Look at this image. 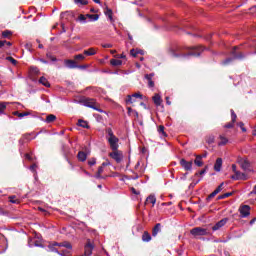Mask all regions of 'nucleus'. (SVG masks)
Here are the masks:
<instances>
[{"mask_svg": "<svg viewBox=\"0 0 256 256\" xmlns=\"http://www.w3.org/2000/svg\"><path fill=\"white\" fill-rule=\"evenodd\" d=\"M203 51H205L203 46H194L190 48L174 46L168 49V55L184 60L189 59V57H199Z\"/></svg>", "mask_w": 256, "mask_h": 256, "instance_id": "1", "label": "nucleus"}, {"mask_svg": "<svg viewBox=\"0 0 256 256\" xmlns=\"http://www.w3.org/2000/svg\"><path fill=\"white\" fill-rule=\"evenodd\" d=\"M105 133H106V140L111 151H117V149H119V138L115 136V133L111 128H106Z\"/></svg>", "mask_w": 256, "mask_h": 256, "instance_id": "2", "label": "nucleus"}, {"mask_svg": "<svg viewBox=\"0 0 256 256\" xmlns=\"http://www.w3.org/2000/svg\"><path fill=\"white\" fill-rule=\"evenodd\" d=\"M80 103L81 105H84V107H89L90 109H94V111H98V113H106L99 108V103H97V100L94 98H81Z\"/></svg>", "mask_w": 256, "mask_h": 256, "instance_id": "3", "label": "nucleus"}, {"mask_svg": "<svg viewBox=\"0 0 256 256\" xmlns=\"http://www.w3.org/2000/svg\"><path fill=\"white\" fill-rule=\"evenodd\" d=\"M237 49H239V47L235 46L231 52L232 54V58H227L225 61H224V65H227L229 63H232L233 62V59H239L240 61L245 59V57H247V53H243V52H240V53H237Z\"/></svg>", "mask_w": 256, "mask_h": 256, "instance_id": "4", "label": "nucleus"}, {"mask_svg": "<svg viewBox=\"0 0 256 256\" xmlns=\"http://www.w3.org/2000/svg\"><path fill=\"white\" fill-rule=\"evenodd\" d=\"M190 235L193 237H205L206 235H209V232L206 228L195 227L190 230Z\"/></svg>", "mask_w": 256, "mask_h": 256, "instance_id": "5", "label": "nucleus"}, {"mask_svg": "<svg viewBox=\"0 0 256 256\" xmlns=\"http://www.w3.org/2000/svg\"><path fill=\"white\" fill-rule=\"evenodd\" d=\"M108 155L111 157V159L116 161V163H121V161H123V152H121L119 149L112 150V152H110Z\"/></svg>", "mask_w": 256, "mask_h": 256, "instance_id": "6", "label": "nucleus"}, {"mask_svg": "<svg viewBox=\"0 0 256 256\" xmlns=\"http://www.w3.org/2000/svg\"><path fill=\"white\" fill-rule=\"evenodd\" d=\"M136 99H143V95H141V93H134L132 95H128L126 103L128 105H132V103H135Z\"/></svg>", "mask_w": 256, "mask_h": 256, "instance_id": "7", "label": "nucleus"}, {"mask_svg": "<svg viewBox=\"0 0 256 256\" xmlns=\"http://www.w3.org/2000/svg\"><path fill=\"white\" fill-rule=\"evenodd\" d=\"M239 213L243 218L249 217L251 215V207L249 205H243L239 208Z\"/></svg>", "mask_w": 256, "mask_h": 256, "instance_id": "8", "label": "nucleus"}, {"mask_svg": "<svg viewBox=\"0 0 256 256\" xmlns=\"http://www.w3.org/2000/svg\"><path fill=\"white\" fill-rule=\"evenodd\" d=\"M180 165H181V167H183V169L185 171H192V169H193V162L192 161H187L184 158H182L180 160Z\"/></svg>", "mask_w": 256, "mask_h": 256, "instance_id": "9", "label": "nucleus"}, {"mask_svg": "<svg viewBox=\"0 0 256 256\" xmlns=\"http://www.w3.org/2000/svg\"><path fill=\"white\" fill-rule=\"evenodd\" d=\"M231 179H233V181H247V174L237 171L231 176Z\"/></svg>", "mask_w": 256, "mask_h": 256, "instance_id": "10", "label": "nucleus"}, {"mask_svg": "<svg viewBox=\"0 0 256 256\" xmlns=\"http://www.w3.org/2000/svg\"><path fill=\"white\" fill-rule=\"evenodd\" d=\"M93 247V243H91V241H88L84 246V255L91 256L93 254Z\"/></svg>", "mask_w": 256, "mask_h": 256, "instance_id": "11", "label": "nucleus"}, {"mask_svg": "<svg viewBox=\"0 0 256 256\" xmlns=\"http://www.w3.org/2000/svg\"><path fill=\"white\" fill-rule=\"evenodd\" d=\"M223 185L224 183H221L208 197H207V201H211L213 199V197H215L216 195H219V193H221V191H223Z\"/></svg>", "mask_w": 256, "mask_h": 256, "instance_id": "12", "label": "nucleus"}, {"mask_svg": "<svg viewBox=\"0 0 256 256\" xmlns=\"http://www.w3.org/2000/svg\"><path fill=\"white\" fill-rule=\"evenodd\" d=\"M227 218H224L220 221H218L213 227H212V231H219V229H221V227H225V225H227Z\"/></svg>", "mask_w": 256, "mask_h": 256, "instance_id": "13", "label": "nucleus"}, {"mask_svg": "<svg viewBox=\"0 0 256 256\" xmlns=\"http://www.w3.org/2000/svg\"><path fill=\"white\" fill-rule=\"evenodd\" d=\"M153 77H155L154 73L145 75V79H147L148 87H150V89H153V87H155V82L153 81Z\"/></svg>", "mask_w": 256, "mask_h": 256, "instance_id": "14", "label": "nucleus"}, {"mask_svg": "<svg viewBox=\"0 0 256 256\" xmlns=\"http://www.w3.org/2000/svg\"><path fill=\"white\" fill-rule=\"evenodd\" d=\"M221 167H223V159L217 158L214 164V170L219 172L221 171Z\"/></svg>", "mask_w": 256, "mask_h": 256, "instance_id": "15", "label": "nucleus"}, {"mask_svg": "<svg viewBox=\"0 0 256 256\" xmlns=\"http://www.w3.org/2000/svg\"><path fill=\"white\" fill-rule=\"evenodd\" d=\"M151 203L152 207H155V203H157V198H155V195H150L147 197L145 205H149Z\"/></svg>", "mask_w": 256, "mask_h": 256, "instance_id": "16", "label": "nucleus"}, {"mask_svg": "<svg viewBox=\"0 0 256 256\" xmlns=\"http://www.w3.org/2000/svg\"><path fill=\"white\" fill-rule=\"evenodd\" d=\"M56 245H57L58 247H65L66 249H73V246H72L71 243H69V242L53 243V244H52V247H55Z\"/></svg>", "mask_w": 256, "mask_h": 256, "instance_id": "17", "label": "nucleus"}, {"mask_svg": "<svg viewBox=\"0 0 256 256\" xmlns=\"http://www.w3.org/2000/svg\"><path fill=\"white\" fill-rule=\"evenodd\" d=\"M161 233V223H157L152 230V237H157Z\"/></svg>", "mask_w": 256, "mask_h": 256, "instance_id": "18", "label": "nucleus"}, {"mask_svg": "<svg viewBox=\"0 0 256 256\" xmlns=\"http://www.w3.org/2000/svg\"><path fill=\"white\" fill-rule=\"evenodd\" d=\"M152 99L154 101V104L157 107H159L161 105V103H163V100L161 99V95H159V94H155Z\"/></svg>", "mask_w": 256, "mask_h": 256, "instance_id": "19", "label": "nucleus"}, {"mask_svg": "<svg viewBox=\"0 0 256 256\" xmlns=\"http://www.w3.org/2000/svg\"><path fill=\"white\" fill-rule=\"evenodd\" d=\"M7 105H9V102H0V116L5 115V111L7 110Z\"/></svg>", "mask_w": 256, "mask_h": 256, "instance_id": "20", "label": "nucleus"}, {"mask_svg": "<svg viewBox=\"0 0 256 256\" xmlns=\"http://www.w3.org/2000/svg\"><path fill=\"white\" fill-rule=\"evenodd\" d=\"M77 157L78 160H80L82 163H84V161H87V153L83 151H79Z\"/></svg>", "mask_w": 256, "mask_h": 256, "instance_id": "21", "label": "nucleus"}, {"mask_svg": "<svg viewBox=\"0 0 256 256\" xmlns=\"http://www.w3.org/2000/svg\"><path fill=\"white\" fill-rule=\"evenodd\" d=\"M220 141L218 142L219 146L227 145L229 143V139L227 137L220 135L219 136Z\"/></svg>", "mask_w": 256, "mask_h": 256, "instance_id": "22", "label": "nucleus"}, {"mask_svg": "<svg viewBox=\"0 0 256 256\" xmlns=\"http://www.w3.org/2000/svg\"><path fill=\"white\" fill-rule=\"evenodd\" d=\"M202 159H203V156H201V155L196 156V159L194 160V163H195V165H197V167H203Z\"/></svg>", "mask_w": 256, "mask_h": 256, "instance_id": "23", "label": "nucleus"}, {"mask_svg": "<svg viewBox=\"0 0 256 256\" xmlns=\"http://www.w3.org/2000/svg\"><path fill=\"white\" fill-rule=\"evenodd\" d=\"M142 241H144V243H149V241H151V234L145 231L142 235Z\"/></svg>", "mask_w": 256, "mask_h": 256, "instance_id": "24", "label": "nucleus"}, {"mask_svg": "<svg viewBox=\"0 0 256 256\" xmlns=\"http://www.w3.org/2000/svg\"><path fill=\"white\" fill-rule=\"evenodd\" d=\"M39 83H41V85H43L44 87H51L49 80H47V78L43 76L39 79Z\"/></svg>", "mask_w": 256, "mask_h": 256, "instance_id": "25", "label": "nucleus"}, {"mask_svg": "<svg viewBox=\"0 0 256 256\" xmlns=\"http://www.w3.org/2000/svg\"><path fill=\"white\" fill-rule=\"evenodd\" d=\"M97 50L95 48H89L88 50H84V55L90 57L91 55H95Z\"/></svg>", "mask_w": 256, "mask_h": 256, "instance_id": "26", "label": "nucleus"}, {"mask_svg": "<svg viewBox=\"0 0 256 256\" xmlns=\"http://www.w3.org/2000/svg\"><path fill=\"white\" fill-rule=\"evenodd\" d=\"M56 119H57V116H55L54 114H49L46 117L45 123H53Z\"/></svg>", "mask_w": 256, "mask_h": 256, "instance_id": "27", "label": "nucleus"}, {"mask_svg": "<svg viewBox=\"0 0 256 256\" xmlns=\"http://www.w3.org/2000/svg\"><path fill=\"white\" fill-rule=\"evenodd\" d=\"M158 133L159 135H161V137H167V133L165 132V126H158Z\"/></svg>", "mask_w": 256, "mask_h": 256, "instance_id": "28", "label": "nucleus"}, {"mask_svg": "<svg viewBox=\"0 0 256 256\" xmlns=\"http://www.w3.org/2000/svg\"><path fill=\"white\" fill-rule=\"evenodd\" d=\"M77 125L83 127V129H89V124L85 120H78Z\"/></svg>", "mask_w": 256, "mask_h": 256, "instance_id": "29", "label": "nucleus"}, {"mask_svg": "<svg viewBox=\"0 0 256 256\" xmlns=\"http://www.w3.org/2000/svg\"><path fill=\"white\" fill-rule=\"evenodd\" d=\"M105 15H106V17H108V19L111 21V23H113V10L107 9L105 11Z\"/></svg>", "mask_w": 256, "mask_h": 256, "instance_id": "30", "label": "nucleus"}, {"mask_svg": "<svg viewBox=\"0 0 256 256\" xmlns=\"http://www.w3.org/2000/svg\"><path fill=\"white\" fill-rule=\"evenodd\" d=\"M241 168L244 169V171H247L249 169V161L247 160H242L240 162Z\"/></svg>", "mask_w": 256, "mask_h": 256, "instance_id": "31", "label": "nucleus"}, {"mask_svg": "<svg viewBox=\"0 0 256 256\" xmlns=\"http://www.w3.org/2000/svg\"><path fill=\"white\" fill-rule=\"evenodd\" d=\"M86 17L90 19V21H98L99 20V15L97 14H86Z\"/></svg>", "mask_w": 256, "mask_h": 256, "instance_id": "32", "label": "nucleus"}, {"mask_svg": "<svg viewBox=\"0 0 256 256\" xmlns=\"http://www.w3.org/2000/svg\"><path fill=\"white\" fill-rule=\"evenodd\" d=\"M231 195H233V192H227L222 195H219L217 199L218 201H221V199H227V197H231Z\"/></svg>", "mask_w": 256, "mask_h": 256, "instance_id": "33", "label": "nucleus"}, {"mask_svg": "<svg viewBox=\"0 0 256 256\" xmlns=\"http://www.w3.org/2000/svg\"><path fill=\"white\" fill-rule=\"evenodd\" d=\"M87 15L85 16V15H83V14H80L79 15V17H78V21L80 22V23H83V24H85V23H87Z\"/></svg>", "mask_w": 256, "mask_h": 256, "instance_id": "34", "label": "nucleus"}, {"mask_svg": "<svg viewBox=\"0 0 256 256\" xmlns=\"http://www.w3.org/2000/svg\"><path fill=\"white\" fill-rule=\"evenodd\" d=\"M74 3L76 5H78L79 7L83 6V5H87V3H89L87 0H74Z\"/></svg>", "mask_w": 256, "mask_h": 256, "instance_id": "35", "label": "nucleus"}, {"mask_svg": "<svg viewBox=\"0 0 256 256\" xmlns=\"http://www.w3.org/2000/svg\"><path fill=\"white\" fill-rule=\"evenodd\" d=\"M69 69H87L85 65H68Z\"/></svg>", "mask_w": 256, "mask_h": 256, "instance_id": "36", "label": "nucleus"}, {"mask_svg": "<svg viewBox=\"0 0 256 256\" xmlns=\"http://www.w3.org/2000/svg\"><path fill=\"white\" fill-rule=\"evenodd\" d=\"M9 201L10 203H14L16 205L20 203L19 199H17V196H9Z\"/></svg>", "mask_w": 256, "mask_h": 256, "instance_id": "37", "label": "nucleus"}, {"mask_svg": "<svg viewBox=\"0 0 256 256\" xmlns=\"http://www.w3.org/2000/svg\"><path fill=\"white\" fill-rule=\"evenodd\" d=\"M103 171H104V167L103 166H100L99 168H98V172H97V174H96V179H101L102 177H101V174L103 173Z\"/></svg>", "mask_w": 256, "mask_h": 256, "instance_id": "38", "label": "nucleus"}, {"mask_svg": "<svg viewBox=\"0 0 256 256\" xmlns=\"http://www.w3.org/2000/svg\"><path fill=\"white\" fill-rule=\"evenodd\" d=\"M37 75V73H39V69L37 67H32L30 70H29V77H31V75Z\"/></svg>", "mask_w": 256, "mask_h": 256, "instance_id": "39", "label": "nucleus"}, {"mask_svg": "<svg viewBox=\"0 0 256 256\" xmlns=\"http://www.w3.org/2000/svg\"><path fill=\"white\" fill-rule=\"evenodd\" d=\"M139 53H141V50L132 49V50L130 51V55H131L132 57H137V55H139Z\"/></svg>", "mask_w": 256, "mask_h": 256, "instance_id": "40", "label": "nucleus"}, {"mask_svg": "<svg viewBox=\"0 0 256 256\" xmlns=\"http://www.w3.org/2000/svg\"><path fill=\"white\" fill-rule=\"evenodd\" d=\"M6 60L8 61V63H11L12 65H17V60H15L11 56L6 57Z\"/></svg>", "mask_w": 256, "mask_h": 256, "instance_id": "41", "label": "nucleus"}, {"mask_svg": "<svg viewBox=\"0 0 256 256\" xmlns=\"http://www.w3.org/2000/svg\"><path fill=\"white\" fill-rule=\"evenodd\" d=\"M16 115L19 117V119H23V117H27V115H30V113L29 112H22V113L16 112Z\"/></svg>", "mask_w": 256, "mask_h": 256, "instance_id": "42", "label": "nucleus"}, {"mask_svg": "<svg viewBox=\"0 0 256 256\" xmlns=\"http://www.w3.org/2000/svg\"><path fill=\"white\" fill-rule=\"evenodd\" d=\"M127 111H128V115H131L132 113H134L136 117H139V113L135 110H132L131 107H128Z\"/></svg>", "mask_w": 256, "mask_h": 256, "instance_id": "43", "label": "nucleus"}, {"mask_svg": "<svg viewBox=\"0 0 256 256\" xmlns=\"http://www.w3.org/2000/svg\"><path fill=\"white\" fill-rule=\"evenodd\" d=\"M110 65H122V62H121V60L112 59L110 61Z\"/></svg>", "mask_w": 256, "mask_h": 256, "instance_id": "44", "label": "nucleus"}, {"mask_svg": "<svg viewBox=\"0 0 256 256\" xmlns=\"http://www.w3.org/2000/svg\"><path fill=\"white\" fill-rule=\"evenodd\" d=\"M231 119L232 122L235 123L237 121V114H235V111L231 110Z\"/></svg>", "mask_w": 256, "mask_h": 256, "instance_id": "45", "label": "nucleus"}, {"mask_svg": "<svg viewBox=\"0 0 256 256\" xmlns=\"http://www.w3.org/2000/svg\"><path fill=\"white\" fill-rule=\"evenodd\" d=\"M234 125H235V122H233L232 120L230 123L226 124L224 127L226 129H233Z\"/></svg>", "mask_w": 256, "mask_h": 256, "instance_id": "46", "label": "nucleus"}, {"mask_svg": "<svg viewBox=\"0 0 256 256\" xmlns=\"http://www.w3.org/2000/svg\"><path fill=\"white\" fill-rule=\"evenodd\" d=\"M205 173H207V167L201 170L200 172H197L195 174V177H199V175H205Z\"/></svg>", "mask_w": 256, "mask_h": 256, "instance_id": "47", "label": "nucleus"}, {"mask_svg": "<svg viewBox=\"0 0 256 256\" xmlns=\"http://www.w3.org/2000/svg\"><path fill=\"white\" fill-rule=\"evenodd\" d=\"M89 89L93 92V93H99V88L97 87H87L86 90L89 91Z\"/></svg>", "mask_w": 256, "mask_h": 256, "instance_id": "48", "label": "nucleus"}, {"mask_svg": "<svg viewBox=\"0 0 256 256\" xmlns=\"http://www.w3.org/2000/svg\"><path fill=\"white\" fill-rule=\"evenodd\" d=\"M65 65H77L75 60H65Z\"/></svg>", "mask_w": 256, "mask_h": 256, "instance_id": "49", "label": "nucleus"}, {"mask_svg": "<svg viewBox=\"0 0 256 256\" xmlns=\"http://www.w3.org/2000/svg\"><path fill=\"white\" fill-rule=\"evenodd\" d=\"M97 160L95 158H92L88 161V165H90V167H93V165H96Z\"/></svg>", "mask_w": 256, "mask_h": 256, "instance_id": "50", "label": "nucleus"}, {"mask_svg": "<svg viewBox=\"0 0 256 256\" xmlns=\"http://www.w3.org/2000/svg\"><path fill=\"white\" fill-rule=\"evenodd\" d=\"M238 127H240V129H242L243 133H245L247 131V129L245 128V124L243 122H239Z\"/></svg>", "mask_w": 256, "mask_h": 256, "instance_id": "51", "label": "nucleus"}, {"mask_svg": "<svg viewBox=\"0 0 256 256\" xmlns=\"http://www.w3.org/2000/svg\"><path fill=\"white\" fill-rule=\"evenodd\" d=\"M30 171H32V173H37V164H32L30 166Z\"/></svg>", "mask_w": 256, "mask_h": 256, "instance_id": "52", "label": "nucleus"}, {"mask_svg": "<svg viewBox=\"0 0 256 256\" xmlns=\"http://www.w3.org/2000/svg\"><path fill=\"white\" fill-rule=\"evenodd\" d=\"M75 59H78L79 61H83L85 59V53L84 54H78L75 56Z\"/></svg>", "mask_w": 256, "mask_h": 256, "instance_id": "53", "label": "nucleus"}, {"mask_svg": "<svg viewBox=\"0 0 256 256\" xmlns=\"http://www.w3.org/2000/svg\"><path fill=\"white\" fill-rule=\"evenodd\" d=\"M10 35H11V31H9V30H6V31L2 32V36L4 38L10 37Z\"/></svg>", "mask_w": 256, "mask_h": 256, "instance_id": "54", "label": "nucleus"}, {"mask_svg": "<svg viewBox=\"0 0 256 256\" xmlns=\"http://www.w3.org/2000/svg\"><path fill=\"white\" fill-rule=\"evenodd\" d=\"M108 165H111V162H109V160H106L102 163L101 167H108Z\"/></svg>", "mask_w": 256, "mask_h": 256, "instance_id": "55", "label": "nucleus"}, {"mask_svg": "<svg viewBox=\"0 0 256 256\" xmlns=\"http://www.w3.org/2000/svg\"><path fill=\"white\" fill-rule=\"evenodd\" d=\"M232 171H233V173H237V165H235V164H233L232 165Z\"/></svg>", "mask_w": 256, "mask_h": 256, "instance_id": "56", "label": "nucleus"}, {"mask_svg": "<svg viewBox=\"0 0 256 256\" xmlns=\"http://www.w3.org/2000/svg\"><path fill=\"white\" fill-rule=\"evenodd\" d=\"M25 157L28 161H32L33 158H31V155L30 154H25Z\"/></svg>", "mask_w": 256, "mask_h": 256, "instance_id": "57", "label": "nucleus"}, {"mask_svg": "<svg viewBox=\"0 0 256 256\" xmlns=\"http://www.w3.org/2000/svg\"><path fill=\"white\" fill-rule=\"evenodd\" d=\"M5 43H7V41L0 40V47H5Z\"/></svg>", "mask_w": 256, "mask_h": 256, "instance_id": "58", "label": "nucleus"}, {"mask_svg": "<svg viewBox=\"0 0 256 256\" xmlns=\"http://www.w3.org/2000/svg\"><path fill=\"white\" fill-rule=\"evenodd\" d=\"M104 47H105L106 49H111V47H113V45H111V44H105Z\"/></svg>", "mask_w": 256, "mask_h": 256, "instance_id": "59", "label": "nucleus"}, {"mask_svg": "<svg viewBox=\"0 0 256 256\" xmlns=\"http://www.w3.org/2000/svg\"><path fill=\"white\" fill-rule=\"evenodd\" d=\"M119 59H125V54H121L120 56H118Z\"/></svg>", "mask_w": 256, "mask_h": 256, "instance_id": "60", "label": "nucleus"}, {"mask_svg": "<svg viewBox=\"0 0 256 256\" xmlns=\"http://www.w3.org/2000/svg\"><path fill=\"white\" fill-rule=\"evenodd\" d=\"M255 222H256V218H254V219H252V220L250 221V225H253Z\"/></svg>", "mask_w": 256, "mask_h": 256, "instance_id": "61", "label": "nucleus"}, {"mask_svg": "<svg viewBox=\"0 0 256 256\" xmlns=\"http://www.w3.org/2000/svg\"><path fill=\"white\" fill-rule=\"evenodd\" d=\"M132 193H134V195H138L137 190H135V188H132Z\"/></svg>", "mask_w": 256, "mask_h": 256, "instance_id": "62", "label": "nucleus"}, {"mask_svg": "<svg viewBox=\"0 0 256 256\" xmlns=\"http://www.w3.org/2000/svg\"><path fill=\"white\" fill-rule=\"evenodd\" d=\"M94 3H97L98 5L101 4V0H93Z\"/></svg>", "mask_w": 256, "mask_h": 256, "instance_id": "63", "label": "nucleus"}, {"mask_svg": "<svg viewBox=\"0 0 256 256\" xmlns=\"http://www.w3.org/2000/svg\"><path fill=\"white\" fill-rule=\"evenodd\" d=\"M253 193H256V185L254 186V190H253Z\"/></svg>", "mask_w": 256, "mask_h": 256, "instance_id": "64", "label": "nucleus"}]
</instances>
